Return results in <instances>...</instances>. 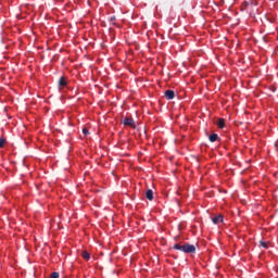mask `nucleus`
Here are the masks:
<instances>
[{
  "instance_id": "1",
  "label": "nucleus",
  "mask_w": 278,
  "mask_h": 278,
  "mask_svg": "<svg viewBox=\"0 0 278 278\" xmlns=\"http://www.w3.org/2000/svg\"><path fill=\"white\" fill-rule=\"evenodd\" d=\"M176 251H181V253H197V247L190 243H176L174 244Z\"/></svg>"
},
{
  "instance_id": "2",
  "label": "nucleus",
  "mask_w": 278,
  "mask_h": 278,
  "mask_svg": "<svg viewBox=\"0 0 278 278\" xmlns=\"http://www.w3.org/2000/svg\"><path fill=\"white\" fill-rule=\"evenodd\" d=\"M123 123L124 125H126V127H131L132 129H136V121H134V118L125 117Z\"/></svg>"
},
{
  "instance_id": "3",
  "label": "nucleus",
  "mask_w": 278,
  "mask_h": 278,
  "mask_svg": "<svg viewBox=\"0 0 278 278\" xmlns=\"http://www.w3.org/2000/svg\"><path fill=\"white\" fill-rule=\"evenodd\" d=\"M165 98H166L168 101L175 99V91H173V90H166V91H165Z\"/></svg>"
},
{
  "instance_id": "4",
  "label": "nucleus",
  "mask_w": 278,
  "mask_h": 278,
  "mask_svg": "<svg viewBox=\"0 0 278 278\" xmlns=\"http://www.w3.org/2000/svg\"><path fill=\"white\" fill-rule=\"evenodd\" d=\"M68 83H66V78L64 76H62L60 79H59V86L60 88H64L67 86Z\"/></svg>"
},
{
  "instance_id": "5",
  "label": "nucleus",
  "mask_w": 278,
  "mask_h": 278,
  "mask_svg": "<svg viewBox=\"0 0 278 278\" xmlns=\"http://www.w3.org/2000/svg\"><path fill=\"white\" fill-rule=\"evenodd\" d=\"M216 125L219 129H225V118L217 119Z\"/></svg>"
},
{
  "instance_id": "6",
  "label": "nucleus",
  "mask_w": 278,
  "mask_h": 278,
  "mask_svg": "<svg viewBox=\"0 0 278 278\" xmlns=\"http://www.w3.org/2000/svg\"><path fill=\"white\" fill-rule=\"evenodd\" d=\"M146 198L148 199V201H153V190L148 189L146 192Z\"/></svg>"
},
{
  "instance_id": "7",
  "label": "nucleus",
  "mask_w": 278,
  "mask_h": 278,
  "mask_svg": "<svg viewBox=\"0 0 278 278\" xmlns=\"http://www.w3.org/2000/svg\"><path fill=\"white\" fill-rule=\"evenodd\" d=\"M214 225H218L219 223H223V215H218L213 218Z\"/></svg>"
},
{
  "instance_id": "8",
  "label": "nucleus",
  "mask_w": 278,
  "mask_h": 278,
  "mask_svg": "<svg viewBox=\"0 0 278 278\" xmlns=\"http://www.w3.org/2000/svg\"><path fill=\"white\" fill-rule=\"evenodd\" d=\"M210 142H216V140H218V135L217 134H212L208 137Z\"/></svg>"
},
{
  "instance_id": "9",
  "label": "nucleus",
  "mask_w": 278,
  "mask_h": 278,
  "mask_svg": "<svg viewBox=\"0 0 278 278\" xmlns=\"http://www.w3.org/2000/svg\"><path fill=\"white\" fill-rule=\"evenodd\" d=\"M81 257H84V258L88 262V260H90V253L84 251V252L81 253Z\"/></svg>"
},
{
  "instance_id": "10",
  "label": "nucleus",
  "mask_w": 278,
  "mask_h": 278,
  "mask_svg": "<svg viewBox=\"0 0 278 278\" xmlns=\"http://www.w3.org/2000/svg\"><path fill=\"white\" fill-rule=\"evenodd\" d=\"M5 147V138H0V149H3Z\"/></svg>"
},
{
  "instance_id": "11",
  "label": "nucleus",
  "mask_w": 278,
  "mask_h": 278,
  "mask_svg": "<svg viewBox=\"0 0 278 278\" xmlns=\"http://www.w3.org/2000/svg\"><path fill=\"white\" fill-rule=\"evenodd\" d=\"M50 278H60V273L53 271V273L50 275Z\"/></svg>"
},
{
  "instance_id": "12",
  "label": "nucleus",
  "mask_w": 278,
  "mask_h": 278,
  "mask_svg": "<svg viewBox=\"0 0 278 278\" xmlns=\"http://www.w3.org/2000/svg\"><path fill=\"white\" fill-rule=\"evenodd\" d=\"M260 244L263 249H268V242L260 241Z\"/></svg>"
},
{
  "instance_id": "13",
  "label": "nucleus",
  "mask_w": 278,
  "mask_h": 278,
  "mask_svg": "<svg viewBox=\"0 0 278 278\" xmlns=\"http://www.w3.org/2000/svg\"><path fill=\"white\" fill-rule=\"evenodd\" d=\"M83 134H84V136H88V134H90V132L88 131V128H83Z\"/></svg>"
},
{
  "instance_id": "14",
  "label": "nucleus",
  "mask_w": 278,
  "mask_h": 278,
  "mask_svg": "<svg viewBox=\"0 0 278 278\" xmlns=\"http://www.w3.org/2000/svg\"><path fill=\"white\" fill-rule=\"evenodd\" d=\"M110 21L111 23H114V21H116V16H111Z\"/></svg>"
}]
</instances>
